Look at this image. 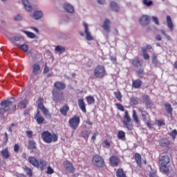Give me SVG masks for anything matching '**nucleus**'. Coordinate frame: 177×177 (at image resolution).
<instances>
[{
	"label": "nucleus",
	"mask_w": 177,
	"mask_h": 177,
	"mask_svg": "<svg viewBox=\"0 0 177 177\" xmlns=\"http://www.w3.org/2000/svg\"><path fill=\"white\" fill-rule=\"evenodd\" d=\"M43 13L41 11H35L33 13L32 17L35 19V20H39V19H42Z\"/></svg>",
	"instance_id": "72a5a7b5"
},
{
	"label": "nucleus",
	"mask_w": 177,
	"mask_h": 177,
	"mask_svg": "<svg viewBox=\"0 0 177 177\" xmlns=\"http://www.w3.org/2000/svg\"><path fill=\"white\" fill-rule=\"evenodd\" d=\"M139 23L143 26H148L150 23V17L147 15H143L139 19Z\"/></svg>",
	"instance_id": "2eb2a0df"
},
{
	"label": "nucleus",
	"mask_w": 177,
	"mask_h": 177,
	"mask_svg": "<svg viewBox=\"0 0 177 177\" xmlns=\"http://www.w3.org/2000/svg\"><path fill=\"white\" fill-rule=\"evenodd\" d=\"M80 121L81 120L80 119V117L74 116L69 120L68 124L72 129L75 130L78 128Z\"/></svg>",
	"instance_id": "6e6552de"
},
{
	"label": "nucleus",
	"mask_w": 177,
	"mask_h": 177,
	"mask_svg": "<svg viewBox=\"0 0 177 177\" xmlns=\"http://www.w3.org/2000/svg\"><path fill=\"white\" fill-rule=\"evenodd\" d=\"M15 46H18V48L21 49V50H24V52H27L28 50V46L27 44H18L17 43H15Z\"/></svg>",
	"instance_id": "4c0bfd02"
},
{
	"label": "nucleus",
	"mask_w": 177,
	"mask_h": 177,
	"mask_svg": "<svg viewBox=\"0 0 177 177\" xmlns=\"http://www.w3.org/2000/svg\"><path fill=\"white\" fill-rule=\"evenodd\" d=\"M110 24H111V21H109V19H105L103 23L102 28H104V30L106 34L111 32V30L110 29Z\"/></svg>",
	"instance_id": "a211bd4d"
},
{
	"label": "nucleus",
	"mask_w": 177,
	"mask_h": 177,
	"mask_svg": "<svg viewBox=\"0 0 177 177\" xmlns=\"http://www.w3.org/2000/svg\"><path fill=\"white\" fill-rule=\"evenodd\" d=\"M78 106L83 113H86V104L84 102V99L78 100Z\"/></svg>",
	"instance_id": "412c9836"
},
{
	"label": "nucleus",
	"mask_w": 177,
	"mask_h": 177,
	"mask_svg": "<svg viewBox=\"0 0 177 177\" xmlns=\"http://www.w3.org/2000/svg\"><path fill=\"white\" fill-rule=\"evenodd\" d=\"M55 52H59V55H62V53H64V52H66V47L57 46L55 47Z\"/></svg>",
	"instance_id": "ea45409f"
},
{
	"label": "nucleus",
	"mask_w": 177,
	"mask_h": 177,
	"mask_svg": "<svg viewBox=\"0 0 177 177\" xmlns=\"http://www.w3.org/2000/svg\"><path fill=\"white\" fill-rule=\"evenodd\" d=\"M54 172L55 170H53V169L50 166H48L47 168L46 174H48V175H52V174H54Z\"/></svg>",
	"instance_id": "4d7b16f0"
},
{
	"label": "nucleus",
	"mask_w": 177,
	"mask_h": 177,
	"mask_svg": "<svg viewBox=\"0 0 177 177\" xmlns=\"http://www.w3.org/2000/svg\"><path fill=\"white\" fill-rule=\"evenodd\" d=\"M52 95L53 100H54V102L59 103V102L64 101V93L60 91V90H56L55 88L53 89Z\"/></svg>",
	"instance_id": "39448f33"
},
{
	"label": "nucleus",
	"mask_w": 177,
	"mask_h": 177,
	"mask_svg": "<svg viewBox=\"0 0 177 177\" xmlns=\"http://www.w3.org/2000/svg\"><path fill=\"white\" fill-rule=\"evenodd\" d=\"M15 176L17 177H26V175H24V174H19V173H16Z\"/></svg>",
	"instance_id": "774afa93"
},
{
	"label": "nucleus",
	"mask_w": 177,
	"mask_h": 177,
	"mask_svg": "<svg viewBox=\"0 0 177 177\" xmlns=\"http://www.w3.org/2000/svg\"><path fill=\"white\" fill-rule=\"evenodd\" d=\"M146 125L149 128V129H153V124L150 121L145 122Z\"/></svg>",
	"instance_id": "e2e57ef3"
},
{
	"label": "nucleus",
	"mask_w": 177,
	"mask_h": 177,
	"mask_svg": "<svg viewBox=\"0 0 177 177\" xmlns=\"http://www.w3.org/2000/svg\"><path fill=\"white\" fill-rule=\"evenodd\" d=\"M88 104H93L95 103V98L92 96L86 97Z\"/></svg>",
	"instance_id": "603ef678"
},
{
	"label": "nucleus",
	"mask_w": 177,
	"mask_h": 177,
	"mask_svg": "<svg viewBox=\"0 0 177 177\" xmlns=\"http://www.w3.org/2000/svg\"><path fill=\"white\" fill-rule=\"evenodd\" d=\"M160 145L162 147H165V146H168L169 145H171V141L168 139H164L160 142Z\"/></svg>",
	"instance_id": "c03bdc74"
},
{
	"label": "nucleus",
	"mask_w": 177,
	"mask_h": 177,
	"mask_svg": "<svg viewBox=\"0 0 177 177\" xmlns=\"http://www.w3.org/2000/svg\"><path fill=\"white\" fill-rule=\"evenodd\" d=\"M22 169H24L27 176L32 177V169H31V168L27 167L26 165H24L23 166Z\"/></svg>",
	"instance_id": "a878e982"
},
{
	"label": "nucleus",
	"mask_w": 177,
	"mask_h": 177,
	"mask_svg": "<svg viewBox=\"0 0 177 177\" xmlns=\"http://www.w3.org/2000/svg\"><path fill=\"white\" fill-rule=\"evenodd\" d=\"M152 63L156 66L158 65V59H157V55L153 54L151 57Z\"/></svg>",
	"instance_id": "864d4df0"
},
{
	"label": "nucleus",
	"mask_w": 177,
	"mask_h": 177,
	"mask_svg": "<svg viewBox=\"0 0 177 177\" xmlns=\"http://www.w3.org/2000/svg\"><path fill=\"white\" fill-rule=\"evenodd\" d=\"M130 63L134 67H136L137 68H139V67H142L143 66V63H142V61L138 57H135L134 59L130 60Z\"/></svg>",
	"instance_id": "f3484780"
},
{
	"label": "nucleus",
	"mask_w": 177,
	"mask_h": 177,
	"mask_svg": "<svg viewBox=\"0 0 177 177\" xmlns=\"http://www.w3.org/2000/svg\"><path fill=\"white\" fill-rule=\"evenodd\" d=\"M167 24L169 30L172 31L174 30V23H172V19L169 15L167 17Z\"/></svg>",
	"instance_id": "c85d7f7f"
},
{
	"label": "nucleus",
	"mask_w": 177,
	"mask_h": 177,
	"mask_svg": "<svg viewBox=\"0 0 177 177\" xmlns=\"http://www.w3.org/2000/svg\"><path fill=\"white\" fill-rule=\"evenodd\" d=\"M168 135H169V136H171L172 140H175L176 139V136H177V130L174 129L171 132L169 133Z\"/></svg>",
	"instance_id": "de8ad7c7"
},
{
	"label": "nucleus",
	"mask_w": 177,
	"mask_h": 177,
	"mask_svg": "<svg viewBox=\"0 0 177 177\" xmlns=\"http://www.w3.org/2000/svg\"><path fill=\"white\" fill-rule=\"evenodd\" d=\"M93 165L97 168H103L106 164L104 163V159L99 155H95L92 160Z\"/></svg>",
	"instance_id": "423d86ee"
},
{
	"label": "nucleus",
	"mask_w": 177,
	"mask_h": 177,
	"mask_svg": "<svg viewBox=\"0 0 177 177\" xmlns=\"http://www.w3.org/2000/svg\"><path fill=\"white\" fill-rule=\"evenodd\" d=\"M135 72L139 78H143L145 77V68H140L138 70H136Z\"/></svg>",
	"instance_id": "2f4dec72"
},
{
	"label": "nucleus",
	"mask_w": 177,
	"mask_h": 177,
	"mask_svg": "<svg viewBox=\"0 0 177 177\" xmlns=\"http://www.w3.org/2000/svg\"><path fill=\"white\" fill-rule=\"evenodd\" d=\"M33 71L32 73L35 75H38V73L39 71L41 70V66H39V64H34L32 66Z\"/></svg>",
	"instance_id": "c9c22d12"
},
{
	"label": "nucleus",
	"mask_w": 177,
	"mask_h": 177,
	"mask_svg": "<svg viewBox=\"0 0 177 177\" xmlns=\"http://www.w3.org/2000/svg\"><path fill=\"white\" fill-rule=\"evenodd\" d=\"M160 161L161 162V165H167L169 164L170 162L169 156H168V155H165L161 157Z\"/></svg>",
	"instance_id": "4be33fe9"
},
{
	"label": "nucleus",
	"mask_w": 177,
	"mask_h": 177,
	"mask_svg": "<svg viewBox=\"0 0 177 177\" xmlns=\"http://www.w3.org/2000/svg\"><path fill=\"white\" fill-rule=\"evenodd\" d=\"M3 142L4 145H6V143H8V142H9V137L8 136V133H4V138H3Z\"/></svg>",
	"instance_id": "13d9d810"
},
{
	"label": "nucleus",
	"mask_w": 177,
	"mask_h": 177,
	"mask_svg": "<svg viewBox=\"0 0 177 177\" xmlns=\"http://www.w3.org/2000/svg\"><path fill=\"white\" fill-rule=\"evenodd\" d=\"M1 154L3 158H5L6 160L10 158V152H9L8 147H6L4 149H2L1 151Z\"/></svg>",
	"instance_id": "aec40b11"
},
{
	"label": "nucleus",
	"mask_w": 177,
	"mask_h": 177,
	"mask_svg": "<svg viewBox=\"0 0 177 177\" xmlns=\"http://www.w3.org/2000/svg\"><path fill=\"white\" fill-rule=\"evenodd\" d=\"M143 5H145V6L150 7L153 5V1L151 0H142Z\"/></svg>",
	"instance_id": "3c124183"
},
{
	"label": "nucleus",
	"mask_w": 177,
	"mask_h": 177,
	"mask_svg": "<svg viewBox=\"0 0 177 177\" xmlns=\"http://www.w3.org/2000/svg\"><path fill=\"white\" fill-rule=\"evenodd\" d=\"M130 103L131 106H136L139 103V98L136 97H132L130 99Z\"/></svg>",
	"instance_id": "a19ab883"
},
{
	"label": "nucleus",
	"mask_w": 177,
	"mask_h": 177,
	"mask_svg": "<svg viewBox=\"0 0 177 177\" xmlns=\"http://www.w3.org/2000/svg\"><path fill=\"white\" fill-rule=\"evenodd\" d=\"M41 139L46 143H52V142H57V135L50 133V132L46 131L41 133Z\"/></svg>",
	"instance_id": "7ed1b4c3"
},
{
	"label": "nucleus",
	"mask_w": 177,
	"mask_h": 177,
	"mask_svg": "<svg viewBox=\"0 0 177 177\" xmlns=\"http://www.w3.org/2000/svg\"><path fill=\"white\" fill-rule=\"evenodd\" d=\"M70 111V106L68 104H65L62 108L60 109L59 111L62 115L66 117L67 115V113Z\"/></svg>",
	"instance_id": "b1692460"
},
{
	"label": "nucleus",
	"mask_w": 177,
	"mask_h": 177,
	"mask_svg": "<svg viewBox=\"0 0 177 177\" xmlns=\"http://www.w3.org/2000/svg\"><path fill=\"white\" fill-rule=\"evenodd\" d=\"M118 139H120V140H123L124 142L127 140V138H125V132H124L123 131H118Z\"/></svg>",
	"instance_id": "f704fd0d"
},
{
	"label": "nucleus",
	"mask_w": 177,
	"mask_h": 177,
	"mask_svg": "<svg viewBox=\"0 0 177 177\" xmlns=\"http://www.w3.org/2000/svg\"><path fill=\"white\" fill-rule=\"evenodd\" d=\"M22 3L24 6V8L27 12H31L32 10V7L31 6V4L28 2V0H21Z\"/></svg>",
	"instance_id": "393cba45"
},
{
	"label": "nucleus",
	"mask_w": 177,
	"mask_h": 177,
	"mask_svg": "<svg viewBox=\"0 0 177 177\" xmlns=\"http://www.w3.org/2000/svg\"><path fill=\"white\" fill-rule=\"evenodd\" d=\"M22 32H24L28 38H31L32 39L37 38V35L32 32H28L27 30H22Z\"/></svg>",
	"instance_id": "e433bc0d"
},
{
	"label": "nucleus",
	"mask_w": 177,
	"mask_h": 177,
	"mask_svg": "<svg viewBox=\"0 0 177 177\" xmlns=\"http://www.w3.org/2000/svg\"><path fill=\"white\" fill-rule=\"evenodd\" d=\"M19 149L20 146H19V144H15L14 146V151H15V153H19Z\"/></svg>",
	"instance_id": "680f3d73"
},
{
	"label": "nucleus",
	"mask_w": 177,
	"mask_h": 177,
	"mask_svg": "<svg viewBox=\"0 0 177 177\" xmlns=\"http://www.w3.org/2000/svg\"><path fill=\"white\" fill-rule=\"evenodd\" d=\"M94 75L96 78H104L106 75V68L102 65H97L94 70Z\"/></svg>",
	"instance_id": "0eeeda50"
},
{
	"label": "nucleus",
	"mask_w": 177,
	"mask_h": 177,
	"mask_svg": "<svg viewBox=\"0 0 177 177\" xmlns=\"http://www.w3.org/2000/svg\"><path fill=\"white\" fill-rule=\"evenodd\" d=\"M64 9L68 12V13H74V7L70 4H64Z\"/></svg>",
	"instance_id": "c756f323"
},
{
	"label": "nucleus",
	"mask_w": 177,
	"mask_h": 177,
	"mask_svg": "<svg viewBox=\"0 0 177 177\" xmlns=\"http://www.w3.org/2000/svg\"><path fill=\"white\" fill-rule=\"evenodd\" d=\"M14 41L16 42H23L24 41V38L21 36H14Z\"/></svg>",
	"instance_id": "5fc2aeb1"
},
{
	"label": "nucleus",
	"mask_w": 177,
	"mask_h": 177,
	"mask_svg": "<svg viewBox=\"0 0 177 177\" xmlns=\"http://www.w3.org/2000/svg\"><path fill=\"white\" fill-rule=\"evenodd\" d=\"M0 105V117H3L5 113H9L10 114H13L17 110V106L15 102L10 101V100H3L1 102Z\"/></svg>",
	"instance_id": "f257e3e1"
},
{
	"label": "nucleus",
	"mask_w": 177,
	"mask_h": 177,
	"mask_svg": "<svg viewBox=\"0 0 177 177\" xmlns=\"http://www.w3.org/2000/svg\"><path fill=\"white\" fill-rule=\"evenodd\" d=\"M152 21L156 24V26H160V22L158 21V18L156 17H152Z\"/></svg>",
	"instance_id": "052dcab7"
},
{
	"label": "nucleus",
	"mask_w": 177,
	"mask_h": 177,
	"mask_svg": "<svg viewBox=\"0 0 177 177\" xmlns=\"http://www.w3.org/2000/svg\"><path fill=\"white\" fill-rule=\"evenodd\" d=\"M35 120H36V121H37V124H39V125H41V124H44V122H45V118H44V116H42V115L41 114V112L38 109H37V113L35 114Z\"/></svg>",
	"instance_id": "9b49d317"
},
{
	"label": "nucleus",
	"mask_w": 177,
	"mask_h": 177,
	"mask_svg": "<svg viewBox=\"0 0 177 177\" xmlns=\"http://www.w3.org/2000/svg\"><path fill=\"white\" fill-rule=\"evenodd\" d=\"M115 97L119 102H122V95H121V92L120 91H115L114 92Z\"/></svg>",
	"instance_id": "8fccbe9b"
},
{
	"label": "nucleus",
	"mask_w": 177,
	"mask_h": 177,
	"mask_svg": "<svg viewBox=\"0 0 177 177\" xmlns=\"http://www.w3.org/2000/svg\"><path fill=\"white\" fill-rule=\"evenodd\" d=\"M110 8L113 12H118L120 10V6H118V4L115 1L110 2Z\"/></svg>",
	"instance_id": "cd10ccee"
},
{
	"label": "nucleus",
	"mask_w": 177,
	"mask_h": 177,
	"mask_svg": "<svg viewBox=\"0 0 177 177\" xmlns=\"http://www.w3.org/2000/svg\"><path fill=\"white\" fill-rule=\"evenodd\" d=\"M142 100L145 102L147 109H151L154 106L153 101H151L149 95H142Z\"/></svg>",
	"instance_id": "9d476101"
},
{
	"label": "nucleus",
	"mask_w": 177,
	"mask_h": 177,
	"mask_svg": "<svg viewBox=\"0 0 177 177\" xmlns=\"http://www.w3.org/2000/svg\"><path fill=\"white\" fill-rule=\"evenodd\" d=\"M160 169V171L165 175H168L169 174V169L167 167V165H161Z\"/></svg>",
	"instance_id": "473e14b6"
},
{
	"label": "nucleus",
	"mask_w": 177,
	"mask_h": 177,
	"mask_svg": "<svg viewBox=\"0 0 177 177\" xmlns=\"http://www.w3.org/2000/svg\"><path fill=\"white\" fill-rule=\"evenodd\" d=\"M15 127H17V124L12 123L10 127H9V131L13 132L15 130Z\"/></svg>",
	"instance_id": "bf43d9fd"
},
{
	"label": "nucleus",
	"mask_w": 177,
	"mask_h": 177,
	"mask_svg": "<svg viewBox=\"0 0 177 177\" xmlns=\"http://www.w3.org/2000/svg\"><path fill=\"white\" fill-rule=\"evenodd\" d=\"M142 56H143L144 59L145 60H149V59H150V56L149 55V54H147V49L143 48L142 50Z\"/></svg>",
	"instance_id": "09e8293b"
},
{
	"label": "nucleus",
	"mask_w": 177,
	"mask_h": 177,
	"mask_svg": "<svg viewBox=\"0 0 177 177\" xmlns=\"http://www.w3.org/2000/svg\"><path fill=\"white\" fill-rule=\"evenodd\" d=\"M54 86L57 91H64L67 88V84L63 82H55Z\"/></svg>",
	"instance_id": "dca6fc26"
},
{
	"label": "nucleus",
	"mask_w": 177,
	"mask_h": 177,
	"mask_svg": "<svg viewBox=\"0 0 177 177\" xmlns=\"http://www.w3.org/2000/svg\"><path fill=\"white\" fill-rule=\"evenodd\" d=\"M157 125L158 127H162V125H165V123L161 120H157Z\"/></svg>",
	"instance_id": "69168bd1"
},
{
	"label": "nucleus",
	"mask_w": 177,
	"mask_h": 177,
	"mask_svg": "<svg viewBox=\"0 0 177 177\" xmlns=\"http://www.w3.org/2000/svg\"><path fill=\"white\" fill-rule=\"evenodd\" d=\"M63 165L66 171H67V172H70V174H74L75 172V168L74 167L73 164L70 162V161L68 160L64 161L63 162Z\"/></svg>",
	"instance_id": "1a4fd4ad"
},
{
	"label": "nucleus",
	"mask_w": 177,
	"mask_h": 177,
	"mask_svg": "<svg viewBox=\"0 0 177 177\" xmlns=\"http://www.w3.org/2000/svg\"><path fill=\"white\" fill-rule=\"evenodd\" d=\"M89 135H91V131L84 130L82 132V136L86 140H88V138H89Z\"/></svg>",
	"instance_id": "37998d69"
},
{
	"label": "nucleus",
	"mask_w": 177,
	"mask_h": 177,
	"mask_svg": "<svg viewBox=\"0 0 177 177\" xmlns=\"http://www.w3.org/2000/svg\"><path fill=\"white\" fill-rule=\"evenodd\" d=\"M28 160L29 161L30 164H32L33 167H36L37 168H39V161L35 158L34 156H30L28 158Z\"/></svg>",
	"instance_id": "6ab92c4d"
},
{
	"label": "nucleus",
	"mask_w": 177,
	"mask_h": 177,
	"mask_svg": "<svg viewBox=\"0 0 177 177\" xmlns=\"http://www.w3.org/2000/svg\"><path fill=\"white\" fill-rule=\"evenodd\" d=\"M83 26L84 27V32L86 34V38L87 41H92L93 40V37L91 35V32H89V27L88 26V24L86 22H83Z\"/></svg>",
	"instance_id": "4468645a"
},
{
	"label": "nucleus",
	"mask_w": 177,
	"mask_h": 177,
	"mask_svg": "<svg viewBox=\"0 0 177 177\" xmlns=\"http://www.w3.org/2000/svg\"><path fill=\"white\" fill-rule=\"evenodd\" d=\"M133 120L135 121L136 124H140V120H139V116H138V113H136V110H133Z\"/></svg>",
	"instance_id": "58836bf2"
},
{
	"label": "nucleus",
	"mask_w": 177,
	"mask_h": 177,
	"mask_svg": "<svg viewBox=\"0 0 177 177\" xmlns=\"http://www.w3.org/2000/svg\"><path fill=\"white\" fill-rule=\"evenodd\" d=\"M37 106H38V109H39V110L42 111L46 118H48V119L52 118V115L50 114V113H49V111H48V109L45 107V105H44V98L39 97L38 99Z\"/></svg>",
	"instance_id": "20e7f679"
},
{
	"label": "nucleus",
	"mask_w": 177,
	"mask_h": 177,
	"mask_svg": "<svg viewBox=\"0 0 177 177\" xmlns=\"http://www.w3.org/2000/svg\"><path fill=\"white\" fill-rule=\"evenodd\" d=\"M134 158L136 161V164L138 167H142V156L140 153H136L134 155Z\"/></svg>",
	"instance_id": "bb28decb"
},
{
	"label": "nucleus",
	"mask_w": 177,
	"mask_h": 177,
	"mask_svg": "<svg viewBox=\"0 0 177 177\" xmlns=\"http://www.w3.org/2000/svg\"><path fill=\"white\" fill-rule=\"evenodd\" d=\"M27 104H28V100H23L18 106L20 109H26V107H27Z\"/></svg>",
	"instance_id": "49530a36"
},
{
	"label": "nucleus",
	"mask_w": 177,
	"mask_h": 177,
	"mask_svg": "<svg viewBox=\"0 0 177 177\" xmlns=\"http://www.w3.org/2000/svg\"><path fill=\"white\" fill-rule=\"evenodd\" d=\"M117 177H127V174L124 172L122 169H118L116 171Z\"/></svg>",
	"instance_id": "79ce46f5"
},
{
	"label": "nucleus",
	"mask_w": 177,
	"mask_h": 177,
	"mask_svg": "<svg viewBox=\"0 0 177 177\" xmlns=\"http://www.w3.org/2000/svg\"><path fill=\"white\" fill-rule=\"evenodd\" d=\"M115 106L118 110H120V111H124V120H122L124 128H127L128 131H132V129H133V124L131 123L132 119L131 118V116H129V113L128 111H125V109H124V106H122V104L116 103Z\"/></svg>",
	"instance_id": "f03ea898"
},
{
	"label": "nucleus",
	"mask_w": 177,
	"mask_h": 177,
	"mask_svg": "<svg viewBox=\"0 0 177 177\" xmlns=\"http://www.w3.org/2000/svg\"><path fill=\"white\" fill-rule=\"evenodd\" d=\"M28 149L31 150L30 153H37V143L33 140H30L28 142Z\"/></svg>",
	"instance_id": "f8f14e48"
},
{
	"label": "nucleus",
	"mask_w": 177,
	"mask_h": 177,
	"mask_svg": "<svg viewBox=\"0 0 177 177\" xmlns=\"http://www.w3.org/2000/svg\"><path fill=\"white\" fill-rule=\"evenodd\" d=\"M139 111L141 112L142 115H148L149 113L146 111H143L142 109H139Z\"/></svg>",
	"instance_id": "0e129e2a"
},
{
	"label": "nucleus",
	"mask_w": 177,
	"mask_h": 177,
	"mask_svg": "<svg viewBox=\"0 0 177 177\" xmlns=\"http://www.w3.org/2000/svg\"><path fill=\"white\" fill-rule=\"evenodd\" d=\"M26 135L28 138H32V131H27Z\"/></svg>",
	"instance_id": "338daca9"
},
{
	"label": "nucleus",
	"mask_w": 177,
	"mask_h": 177,
	"mask_svg": "<svg viewBox=\"0 0 177 177\" xmlns=\"http://www.w3.org/2000/svg\"><path fill=\"white\" fill-rule=\"evenodd\" d=\"M165 110H166L167 113H168V114H170L171 115H172V111H173L174 109L172 108V106L171 105V104H169V102L165 103Z\"/></svg>",
	"instance_id": "7c9ffc66"
},
{
	"label": "nucleus",
	"mask_w": 177,
	"mask_h": 177,
	"mask_svg": "<svg viewBox=\"0 0 177 177\" xmlns=\"http://www.w3.org/2000/svg\"><path fill=\"white\" fill-rule=\"evenodd\" d=\"M143 84V82L142 80L138 79L133 81L132 86L133 88H135L136 89H139L142 86V84Z\"/></svg>",
	"instance_id": "5701e85b"
},
{
	"label": "nucleus",
	"mask_w": 177,
	"mask_h": 177,
	"mask_svg": "<svg viewBox=\"0 0 177 177\" xmlns=\"http://www.w3.org/2000/svg\"><path fill=\"white\" fill-rule=\"evenodd\" d=\"M14 20L15 21H21L23 20V15L18 14L14 17Z\"/></svg>",
	"instance_id": "6e6d98bb"
},
{
	"label": "nucleus",
	"mask_w": 177,
	"mask_h": 177,
	"mask_svg": "<svg viewBox=\"0 0 177 177\" xmlns=\"http://www.w3.org/2000/svg\"><path fill=\"white\" fill-rule=\"evenodd\" d=\"M109 162L111 167H118L120 162H121V160H120V158H118V157L113 156L110 157Z\"/></svg>",
	"instance_id": "ddd939ff"
},
{
	"label": "nucleus",
	"mask_w": 177,
	"mask_h": 177,
	"mask_svg": "<svg viewBox=\"0 0 177 177\" xmlns=\"http://www.w3.org/2000/svg\"><path fill=\"white\" fill-rule=\"evenodd\" d=\"M46 167V161L44 160H40L39 162V168H40L41 171H44Z\"/></svg>",
	"instance_id": "a18cd8bd"
}]
</instances>
